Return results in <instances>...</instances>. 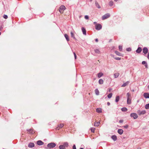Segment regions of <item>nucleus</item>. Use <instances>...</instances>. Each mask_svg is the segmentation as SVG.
<instances>
[{
  "instance_id": "obj_27",
  "label": "nucleus",
  "mask_w": 149,
  "mask_h": 149,
  "mask_svg": "<svg viewBox=\"0 0 149 149\" xmlns=\"http://www.w3.org/2000/svg\"><path fill=\"white\" fill-rule=\"evenodd\" d=\"M127 98H131V95L129 93H128L127 94Z\"/></svg>"
},
{
  "instance_id": "obj_24",
  "label": "nucleus",
  "mask_w": 149,
  "mask_h": 149,
  "mask_svg": "<svg viewBox=\"0 0 149 149\" xmlns=\"http://www.w3.org/2000/svg\"><path fill=\"white\" fill-rule=\"evenodd\" d=\"M103 75V74L102 73H99L97 74V77L98 78H100Z\"/></svg>"
},
{
  "instance_id": "obj_54",
  "label": "nucleus",
  "mask_w": 149,
  "mask_h": 149,
  "mask_svg": "<svg viewBox=\"0 0 149 149\" xmlns=\"http://www.w3.org/2000/svg\"><path fill=\"white\" fill-rule=\"evenodd\" d=\"M94 24H97L96 23V22H94Z\"/></svg>"
},
{
  "instance_id": "obj_12",
  "label": "nucleus",
  "mask_w": 149,
  "mask_h": 149,
  "mask_svg": "<svg viewBox=\"0 0 149 149\" xmlns=\"http://www.w3.org/2000/svg\"><path fill=\"white\" fill-rule=\"evenodd\" d=\"M81 30L83 32V34L84 35H86V31L84 27H82L81 28Z\"/></svg>"
},
{
  "instance_id": "obj_60",
  "label": "nucleus",
  "mask_w": 149,
  "mask_h": 149,
  "mask_svg": "<svg viewBox=\"0 0 149 149\" xmlns=\"http://www.w3.org/2000/svg\"><path fill=\"white\" fill-rule=\"evenodd\" d=\"M92 0H90L91 1Z\"/></svg>"
},
{
  "instance_id": "obj_32",
  "label": "nucleus",
  "mask_w": 149,
  "mask_h": 149,
  "mask_svg": "<svg viewBox=\"0 0 149 149\" xmlns=\"http://www.w3.org/2000/svg\"><path fill=\"white\" fill-rule=\"evenodd\" d=\"M119 100V96H116V102H118Z\"/></svg>"
},
{
  "instance_id": "obj_21",
  "label": "nucleus",
  "mask_w": 149,
  "mask_h": 149,
  "mask_svg": "<svg viewBox=\"0 0 149 149\" xmlns=\"http://www.w3.org/2000/svg\"><path fill=\"white\" fill-rule=\"evenodd\" d=\"M100 123V122H95L94 124V126H99Z\"/></svg>"
},
{
  "instance_id": "obj_7",
  "label": "nucleus",
  "mask_w": 149,
  "mask_h": 149,
  "mask_svg": "<svg viewBox=\"0 0 149 149\" xmlns=\"http://www.w3.org/2000/svg\"><path fill=\"white\" fill-rule=\"evenodd\" d=\"M148 51V50L147 48L145 47L143 49V52L145 54H147Z\"/></svg>"
},
{
  "instance_id": "obj_3",
  "label": "nucleus",
  "mask_w": 149,
  "mask_h": 149,
  "mask_svg": "<svg viewBox=\"0 0 149 149\" xmlns=\"http://www.w3.org/2000/svg\"><path fill=\"white\" fill-rule=\"evenodd\" d=\"M110 16V15L109 13H107L103 15L102 17V20H104L107 19Z\"/></svg>"
},
{
  "instance_id": "obj_8",
  "label": "nucleus",
  "mask_w": 149,
  "mask_h": 149,
  "mask_svg": "<svg viewBox=\"0 0 149 149\" xmlns=\"http://www.w3.org/2000/svg\"><path fill=\"white\" fill-rule=\"evenodd\" d=\"M145 113H146V111H138V114L140 115L141 114H144Z\"/></svg>"
},
{
  "instance_id": "obj_1",
  "label": "nucleus",
  "mask_w": 149,
  "mask_h": 149,
  "mask_svg": "<svg viewBox=\"0 0 149 149\" xmlns=\"http://www.w3.org/2000/svg\"><path fill=\"white\" fill-rule=\"evenodd\" d=\"M65 7L64 5H61L59 8V10L61 13H63L65 10Z\"/></svg>"
},
{
  "instance_id": "obj_56",
  "label": "nucleus",
  "mask_w": 149,
  "mask_h": 149,
  "mask_svg": "<svg viewBox=\"0 0 149 149\" xmlns=\"http://www.w3.org/2000/svg\"><path fill=\"white\" fill-rule=\"evenodd\" d=\"M2 27L1 26V28H0V29H2Z\"/></svg>"
},
{
  "instance_id": "obj_14",
  "label": "nucleus",
  "mask_w": 149,
  "mask_h": 149,
  "mask_svg": "<svg viewBox=\"0 0 149 149\" xmlns=\"http://www.w3.org/2000/svg\"><path fill=\"white\" fill-rule=\"evenodd\" d=\"M37 144L38 145H42L43 144V143L42 142V141L40 140H39L37 141Z\"/></svg>"
},
{
  "instance_id": "obj_42",
  "label": "nucleus",
  "mask_w": 149,
  "mask_h": 149,
  "mask_svg": "<svg viewBox=\"0 0 149 149\" xmlns=\"http://www.w3.org/2000/svg\"><path fill=\"white\" fill-rule=\"evenodd\" d=\"M115 59L116 60H119L121 59V58H120L119 57H117V58H115Z\"/></svg>"
},
{
  "instance_id": "obj_48",
  "label": "nucleus",
  "mask_w": 149,
  "mask_h": 149,
  "mask_svg": "<svg viewBox=\"0 0 149 149\" xmlns=\"http://www.w3.org/2000/svg\"><path fill=\"white\" fill-rule=\"evenodd\" d=\"M123 120H120V121H119V123H122L123 122Z\"/></svg>"
},
{
  "instance_id": "obj_11",
  "label": "nucleus",
  "mask_w": 149,
  "mask_h": 149,
  "mask_svg": "<svg viewBox=\"0 0 149 149\" xmlns=\"http://www.w3.org/2000/svg\"><path fill=\"white\" fill-rule=\"evenodd\" d=\"M123 130L122 129H119L118 130V132L120 135H121L123 133Z\"/></svg>"
},
{
  "instance_id": "obj_59",
  "label": "nucleus",
  "mask_w": 149,
  "mask_h": 149,
  "mask_svg": "<svg viewBox=\"0 0 149 149\" xmlns=\"http://www.w3.org/2000/svg\"><path fill=\"white\" fill-rule=\"evenodd\" d=\"M1 33L0 32V35H1Z\"/></svg>"
},
{
  "instance_id": "obj_26",
  "label": "nucleus",
  "mask_w": 149,
  "mask_h": 149,
  "mask_svg": "<svg viewBox=\"0 0 149 149\" xmlns=\"http://www.w3.org/2000/svg\"><path fill=\"white\" fill-rule=\"evenodd\" d=\"M103 80L102 79H100L99 80V83L100 84H102L103 83Z\"/></svg>"
},
{
  "instance_id": "obj_6",
  "label": "nucleus",
  "mask_w": 149,
  "mask_h": 149,
  "mask_svg": "<svg viewBox=\"0 0 149 149\" xmlns=\"http://www.w3.org/2000/svg\"><path fill=\"white\" fill-rule=\"evenodd\" d=\"M64 125V124L63 123H61L59 125H58V127L56 128V130H59L60 129L62 128L63 127Z\"/></svg>"
},
{
  "instance_id": "obj_19",
  "label": "nucleus",
  "mask_w": 149,
  "mask_h": 149,
  "mask_svg": "<svg viewBox=\"0 0 149 149\" xmlns=\"http://www.w3.org/2000/svg\"><path fill=\"white\" fill-rule=\"evenodd\" d=\"M96 112L98 113L102 112V109L100 108H98L96 109Z\"/></svg>"
},
{
  "instance_id": "obj_15",
  "label": "nucleus",
  "mask_w": 149,
  "mask_h": 149,
  "mask_svg": "<svg viewBox=\"0 0 149 149\" xmlns=\"http://www.w3.org/2000/svg\"><path fill=\"white\" fill-rule=\"evenodd\" d=\"M142 51V49L140 47L138 48V49L136 51V52L137 53H140Z\"/></svg>"
},
{
  "instance_id": "obj_34",
  "label": "nucleus",
  "mask_w": 149,
  "mask_h": 149,
  "mask_svg": "<svg viewBox=\"0 0 149 149\" xmlns=\"http://www.w3.org/2000/svg\"><path fill=\"white\" fill-rule=\"evenodd\" d=\"M145 108L146 109H149V104H148L145 105Z\"/></svg>"
},
{
  "instance_id": "obj_10",
  "label": "nucleus",
  "mask_w": 149,
  "mask_h": 149,
  "mask_svg": "<svg viewBox=\"0 0 149 149\" xmlns=\"http://www.w3.org/2000/svg\"><path fill=\"white\" fill-rule=\"evenodd\" d=\"M34 146V144L33 143H30L28 145V147L29 148L33 147Z\"/></svg>"
},
{
  "instance_id": "obj_35",
  "label": "nucleus",
  "mask_w": 149,
  "mask_h": 149,
  "mask_svg": "<svg viewBox=\"0 0 149 149\" xmlns=\"http://www.w3.org/2000/svg\"><path fill=\"white\" fill-rule=\"evenodd\" d=\"M112 93H110L108 95L107 97L108 98H111L112 97Z\"/></svg>"
},
{
  "instance_id": "obj_57",
  "label": "nucleus",
  "mask_w": 149,
  "mask_h": 149,
  "mask_svg": "<svg viewBox=\"0 0 149 149\" xmlns=\"http://www.w3.org/2000/svg\"><path fill=\"white\" fill-rule=\"evenodd\" d=\"M79 149H84L83 148H81Z\"/></svg>"
},
{
  "instance_id": "obj_41",
  "label": "nucleus",
  "mask_w": 149,
  "mask_h": 149,
  "mask_svg": "<svg viewBox=\"0 0 149 149\" xmlns=\"http://www.w3.org/2000/svg\"><path fill=\"white\" fill-rule=\"evenodd\" d=\"M85 18L86 19H89V17L88 15H85Z\"/></svg>"
},
{
  "instance_id": "obj_49",
  "label": "nucleus",
  "mask_w": 149,
  "mask_h": 149,
  "mask_svg": "<svg viewBox=\"0 0 149 149\" xmlns=\"http://www.w3.org/2000/svg\"><path fill=\"white\" fill-rule=\"evenodd\" d=\"M145 66L146 68H148V65L147 63H146V64H145Z\"/></svg>"
},
{
  "instance_id": "obj_29",
  "label": "nucleus",
  "mask_w": 149,
  "mask_h": 149,
  "mask_svg": "<svg viewBox=\"0 0 149 149\" xmlns=\"http://www.w3.org/2000/svg\"><path fill=\"white\" fill-rule=\"evenodd\" d=\"M60 149H65V148L64 147V146L63 145H61L59 146Z\"/></svg>"
},
{
  "instance_id": "obj_9",
  "label": "nucleus",
  "mask_w": 149,
  "mask_h": 149,
  "mask_svg": "<svg viewBox=\"0 0 149 149\" xmlns=\"http://www.w3.org/2000/svg\"><path fill=\"white\" fill-rule=\"evenodd\" d=\"M144 97L146 98H149V94L148 93H145L143 95Z\"/></svg>"
},
{
  "instance_id": "obj_47",
  "label": "nucleus",
  "mask_w": 149,
  "mask_h": 149,
  "mask_svg": "<svg viewBox=\"0 0 149 149\" xmlns=\"http://www.w3.org/2000/svg\"><path fill=\"white\" fill-rule=\"evenodd\" d=\"M146 62L145 61H142V64H143V65H144V64H146Z\"/></svg>"
},
{
  "instance_id": "obj_58",
  "label": "nucleus",
  "mask_w": 149,
  "mask_h": 149,
  "mask_svg": "<svg viewBox=\"0 0 149 149\" xmlns=\"http://www.w3.org/2000/svg\"><path fill=\"white\" fill-rule=\"evenodd\" d=\"M148 88L149 89V85L148 86Z\"/></svg>"
},
{
  "instance_id": "obj_5",
  "label": "nucleus",
  "mask_w": 149,
  "mask_h": 149,
  "mask_svg": "<svg viewBox=\"0 0 149 149\" xmlns=\"http://www.w3.org/2000/svg\"><path fill=\"white\" fill-rule=\"evenodd\" d=\"M130 116L131 117H133L135 119H136L138 117L137 115L135 113H131L130 115Z\"/></svg>"
},
{
  "instance_id": "obj_44",
  "label": "nucleus",
  "mask_w": 149,
  "mask_h": 149,
  "mask_svg": "<svg viewBox=\"0 0 149 149\" xmlns=\"http://www.w3.org/2000/svg\"><path fill=\"white\" fill-rule=\"evenodd\" d=\"M73 54L74 55L75 59H76L77 58V55L74 52Z\"/></svg>"
},
{
  "instance_id": "obj_50",
  "label": "nucleus",
  "mask_w": 149,
  "mask_h": 149,
  "mask_svg": "<svg viewBox=\"0 0 149 149\" xmlns=\"http://www.w3.org/2000/svg\"><path fill=\"white\" fill-rule=\"evenodd\" d=\"M95 41L96 42H97L98 41V39H97L96 38L95 39Z\"/></svg>"
},
{
  "instance_id": "obj_53",
  "label": "nucleus",
  "mask_w": 149,
  "mask_h": 149,
  "mask_svg": "<svg viewBox=\"0 0 149 149\" xmlns=\"http://www.w3.org/2000/svg\"><path fill=\"white\" fill-rule=\"evenodd\" d=\"M111 88L109 89V92H110V91H111Z\"/></svg>"
},
{
  "instance_id": "obj_28",
  "label": "nucleus",
  "mask_w": 149,
  "mask_h": 149,
  "mask_svg": "<svg viewBox=\"0 0 149 149\" xmlns=\"http://www.w3.org/2000/svg\"><path fill=\"white\" fill-rule=\"evenodd\" d=\"M115 53L118 55V56H121V54L119 52H118V51H115Z\"/></svg>"
},
{
  "instance_id": "obj_55",
  "label": "nucleus",
  "mask_w": 149,
  "mask_h": 149,
  "mask_svg": "<svg viewBox=\"0 0 149 149\" xmlns=\"http://www.w3.org/2000/svg\"><path fill=\"white\" fill-rule=\"evenodd\" d=\"M118 0H114V1H118Z\"/></svg>"
},
{
  "instance_id": "obj_22",
  "label": "nucleus",
  "mask_w": 149,
  "mask_h": 149,
  "mask_svg": "<svg viewBox=\"0 0 149 149\" xmlns=\"http://www.w3.org/2000/svg\"><path fill=\"white\" fill-rule=\"evenodd\" d=\"M111 138L114 141H116L117 140V137L115 135L112 136Z\"/></svg>"
},
{
  "instance_id": "obj_25",
  "label": "nucleus",
  "mask_w": 149,
  "mask_h": 149,
  "mask_svg": "<svg viewBox=\"0 0 149 149\" xmlns=\"http://www.w3.org/2000/svg\"><path fill=\"white\" fill-rule=\"evenodd\" d=\"M95 4L96 7H97L98 8H100V6L97 2H95Z\"/></svg>"
},
{
  "instance_id": "obj_40",
  "label": "nucleus",
  "mask_w": 149,
  "mask_h": 149,
  "mask_svg": "<svg viewBox=\"0 0 149 149\" xmlns=\"http://www.w3.org/2000/svg\"><path fill=\"white\" fill-rule=\"evenodd\" d=\"M3 17L4 18L6 19L8 18V16L7 15H3Z\"/></svg>"
},
{
  "instance_id": "obj_30",
  "label": "nucleus",
  "mask_w": 149,
  "mask_h": 149,
  "mask_svg": "<svg viewBox=\"0 0 149 149\" xmlns=\"http://www.w3.org/2000/svg\"><path fill=\"white\" fill-rule=\"evenodd\" d=\"M121 110L123 111H127V109L125 107H123L121 109Z\"/></svg>"
},
{
  "instance_id": "obj_52",
  "label": "nucleus",
  "mask_w": 149,
  "mask_h": 149,
  "mask_svg": "<svg viewBox=\"0 0 149 149\" xmlns=\"http://www.w3.org/2000/svg\"><path fill=\"white\" fill-rule=\"evenodd\" d=\"M107 104L108 105H109L110 104V103L109 102H108Z\"/></svg>"
},
{
  "instance_id": "obj_13",
  "label": "nucleus",
  "mask_w": 149,
  "mask_h": 149,
  "mask_svg": "<svg viewBox=\"0 0 149 149\" xmlns=\"http://www.w3.org/2000/svg\"><path fill=\"white\" fill-rule=\"evenodd\" d=\"M28 132L30 134H33L35 132L32 129H30L27 130Z\"/></svg>"
},
{
  "instance_id": "obj_2",
  "label": "nucleus",
  "mask_w": 149,
  "mask_h": 149,
  "mask_svg": "<svg viewBox=\"0 0 149 149\" xmlns=\"http://www.w3.org/2000/svg\"><path fill=\"white\" fill-rule=\"evenodd\" d=\"M56 146V144L55 143H51L48 144L47 147L49 148H53L54 147Z\"/></svg>"
},
{
  "instance_id": "obj_31",
  "label": "nucleus",
  "mask_w": 149,
  "mask_h": 149,
  "mask_svg": "<svg viewBox=\"0 0 149 149\" xmlns=\"http://www.w3.org/2000/svg\"><path fill=\"white\" fill-rule=\"evenodd\" d=\"M95 53L97 54L100 53V51L98 49H95Z\"/></svg>"
},
{
  "instance_id": "obj_43",
  "label": "nucleus",
  "mask_w": 149,
  "mask_h": 149,
  "mask_svg": "<svg viewBox=\"0 0 149 149\" xmlns=\"http://www.w3.org/2000/svg\"><path fill=\"white\" fill-rule=\"evenodd\" d=\"M128 126L127 125H125L124 126H123V127L125 129H127L128 128Z\"/></svg>"
},
{
  "instance_id": "obj_17",
  "label": "nucleus",
  "mask_w": 149,
  "mask_h": 149,
  "mask_svg": "<svg viewBox=\"0 0 149 149\" xmlns=\"http://www.w3.org/2000/svg\"><path fill=\"white\" fill-rule=\"evenodd\" d=\"M131 102V98H127V103L128 104H130Z\"/></svg>"
},
{
  "instance_id": "obj_16",
  "label": "nucleus",
  "mask_w": 149,
  "mask_h": 149,
  "mask_svg": "<svg viewBox=\"0 0 149 149\" xmlns=\"http://www.w3.org/2000/svg\"><path fill=\"white\" fill-rule=\"evenodd\" d=\"M129 83V81H127L124 83L123 85H122V87H124L127 86Z\"/></svg>"
},
{
  "instance_id": "obj_18",
  "label": "nucleus",
  "mask_w": 149,
  "mask_h": 149,
  "mask_svg": "<svg viewBox=\"0 0 149 149\" xmlns=\"http://www.w3.org/2000/svg\"><path fill=\"white\" fill-rule=\"evenodd\" d=\"M64 36L67 41H69V39L68 36L66 34H64Z\"/></svg>"
},
{
  "instance_id": "obj_23",
  "label": "nucleus",
  "mask_w": 149,
  "mask_h": 149,
  "mask_svg": "<svg viewBox=\"0 0 149 149\" xmlns=\"http://www.w3.org/2000/svg\"><path fill=\"white\" fill-rule=\"evenodd\" d=\"M119 74L118 73H116L114 74V77L115 78H116L118 77L119 75Z\"/></svg>"
},
{
  "instance_id": "obj_4",
  "label": "nucleus",
  "mask_w": 149,
  "mask_h": 149,
  "mask_svg": "<svg viewBox=\"0 0 149 149\" xmlns=\"http://www.w3.org/2000/svg\"><path fill=\"white\" fill-rule=\"evenodd\" d=\"M102 28V26L100 24H96L95 25V29L97 30H99L101 29Z\"/></svg>"
},
{
  "instance_id": "obj_37",
  "label": "nucleus",
  "mask_w": 149,
  "mask_h": 149,
  "mask_svg": "<svg viewBox=\"0 0 149 149\" xmlns=\"http://www.w3.org/2000/svg\"><path fill=\"white\" fill-rule=\"evenodd\" d=\"M71 34L72 37L74 39L75 38L74 35L72 32H71Z\"/></svg>"
},
{
  "instance_id": "obj_39",
  "label": "nucleus",
  "mask_w": 149,
  "mask_h": 149,
  "mask_svg": "<svg viewBox=\"0 0 149 149\" xmlns=\"http://www.w3.org/2000/svg\"><path fill=\"white\" fill-rule=\"evenodd\" d=\"M95 129L94 128H91V131L93 132H95Z\"/></svg>"
},
{
  "instance_id": "obj_20",
  "label": "nucleus",
  "mask_w": 149,
  "mask_h": 149,
  "mask_svg": "<svg viewBox=\"0 0 149 149\" xmlns=\"http://www.w3.org/2000/svg\"><path fill=\"white\" fill-rule=\"evenodd\" d=\"M95 93L97 95H98L99 94V91L98 89H95Z\"/></svg>"
},
{
  "instance_id": "obj_51",
  "label": "nucleus",
  "mask_w": 149,
  "mask_h": 149,
  "mask_svg": "<svg viewBox=\"0 0 149 149\" xmlns=\"http://www.w3.org/2000/svg\"><path fill=\"white\" fill-rule=\"evenodd\" d=\"M148 58L149 59V52L148 54V56H147Z\"/></svg>"
},
{
  "instance_id": "obj_33",
  "label": "nucleus",
  "mask_w": 149,
  "mask_h": 149,
  "mask_svg": "<svg viewBox=\"0 0 149 149\" xmlns=\"http://www.w3.org/2000/svg\"><path fill=\"white\" fill-rule=\"evenodd\" d=\"M63 145L64 146V147L65 148V147H68V143L67 142H65L64 143Z\"/></svg>"
},
{
  "instance_id": "obj_36",
  "label": "nucleus",
  "mask_w": 149,
  "mask_h": 149,
  "mask_svg": "<svg viewBox=\"0 0 149 149\" xmlns=\"http://www.w3.org/2000/svg\"><path fill=\"white\" fill-rule=\"evenodd\" d=\"M113 3L112 1H111L109 2V5L111 6H112L113 5Z\"/></svg>"
},
{
  "instance_id": "obj_46",
  "label": "nucleus",
  "mask_w": 149,
  "mask_h": 149,
  "mask_svg": "<svg viewBox=\"0 0 149 149\" xmlns=\"http://www.w3.org/2000/svg\"><path fill=\"white\" fill-rule=\"evenodd\" d=\"M127 50L128 51H130L131 50V49L130 48H127Z\"/></svg>"
},
{
  "instance_id": "obj_45",
  "label": "nucleus",
  "mask_w": 149,
  "mask_h": 149,
  "mask_svg": "<svg viewBox=\"0 0 149 149\" xmlns=\"http://www.w3.org/2000/svg\"><path fill=\"white\" fill-rule=\"evenodd\" d=\"M73 149H76V146L75 145H74L73 146Z\"/></svg>"
},
{
  "instance_id": "obj_38",
  "label": "nucleus",
  "mask_w": 149,
  "mask_h": 149,
  "mask_svg": "<svg viewBox=\"0 0 149 149\" xmlns=\"http://www.w3.org/2000/svg\"><path fill=\"white\" fill-rule=\"evenodd\" d=\"M119 49L120 51H121L122 50V47L121 46H119Z\"/></svg>"
}]
</instances>
